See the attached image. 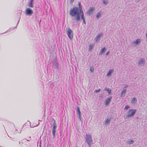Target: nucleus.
<instances>
[{"instance_id": "1", "label": "nucleus", "mask_w": 147, "mask_h": 147, "mask_svg": "<svg viewBox=\"0 0 147 147\" xmlns=\"http://www.w3.org/2000/svg\"><path fill=\"white\" fill-rule=\"evenodd\" d=\"M78 5L79 6L78 8L74 7L70 10V15L72 16L71 20L74 23L80 21V12L83 11L82 6L81 5V3L78 2Z\"/></svg>"}, {"instance_id": "2", "label": "nucleus", "mask_w": 147, "mask_h": 147, "mask_svg": "<svg viewBox=\"0 0 147 147\" xmlns=\"http://www.w3.org/2000/svg\"><path fill=\"white\" fill-rule=\"evenodd\" d=\"M85 142L87 143L89 147H91V145L93 143L92 136L91 135L89 134H86Z\"/></svg>"}, {"instance_id": "3", "label": "nucleus", "mask_w": 147, "mask_h": 147, "mask_svg": "<svg viewBox=\"0 0 147 147\" xmlns=\"http://www.w3.org/2000/svg\"><path fill=\"white\" fill-rule=\"evenodd\" d=\"M136 112V109H132L129 110L127 113V115L126 116V117L127 118H129L130 117L134 116Z\"/></svg>"}, {"instance_id": "4", "label": "nucleus", "mask_w": 147, "mask_h": 147, "mask_svg": "<svg viewBox=\"0 0 147 147\" xmlns=\"http://www.w3.org/2000/svg\"><path fill=\"white\" fill-rule=\"evenodd\" d=\"M67 34L69 39L71 40L73 38V33L72 30L69 28L68 29L67 31Z\"/></svg>"}, {"instance_id": "5", "label": "nucleus", "mask_w": 147, "mask_h": 147, "mask_svg": "<svg viewBox=\"0 0 147 147\" xmlns=\"http://www.w3.org/2000/svg\"><path fill=\"white\" fill-rule=\"evenodd\" d=\"M95 9V7H90L86 12L87 14L89 15H92Z\"/></svg>"}, {"instance_id": "6", "label": "nucleus", "mask_w": 147, "mask_h": 147, "mask_svg": "<svg viewBox=\"0 0 147 147\" xmlns=\"http://www.w3.org/2000/svg\"><path fill=\"white\" fill-rule=\"evenodd\" d=\"M26 15L31 16L33 13L32 10L30 8H27L26 9Z\"/></svg>"}, {"instance_id": "7", "label": "nucleus", "mask_w": 147, "mask_h": 147, "mask_svg": "<svg viewBox=\"0 0 147 147\" xmlns=\"http://www.w3.org/2000/svg\"><path fill=\"white\" fill-rule=\"evenodd\" d=\"M103 35V33L102 32L100 33L97 35L94 38V40L96 42H97L98 41H99L100 37Z\"/></svg>"}, {"instance_id": "8", "label": "nucleus", "mask_w": 147, "mask_h": 147, "mask_svg": "<svg viewBox=\"0 0 147 147\" xmlns=\"http://www.w3.org/2000/svg\"><path fill=\"white\" fill-rule=\"evenodd\" d=\"M77 115H78V116L80 120V121H82L81 119V113L80 111V108L79 107H77Z\"/></svg>"}, {"instance_id": "9", "label": "nucleus", "mask_w": 147, "mask_h": 147, "mask_svg": "<svg viewBox=\"0 0 147 147\" xmlns=\"http://www.w3.org/2000/svg\"><path fill=\"white\" fill-rule=\"evenodd\" d=\"M145 60L144 59H141L139 61L138 65L139 66L142 65L143 64L144 65Z\"/></svg>"}, {"instance_id": "10", "label": "nucleus", "mask_w": 147, "mask_h": 147, "mask_svg": "<svg viewBox=\"0 0 147 147\" xmlns=\"http://www.w3.org/2000/svg\"><path fill=\"white\" fill-rule=\"evenodd\" d=\"M57 127L54 126L52 128V131L51 132L52 133L53 136V138H54L55 136V133L56 132V129Z\"/></svg>"}, {"instance_id": "11", "label": "nucleus", "mask_w": 147, "mask_h": 147, "mask_svg": "<svg viewBox=\"0 0 147 147\" xmlns=\"http://www.w3.org/2000/svg\"><path fill=\"white\" fill-rule=\"evenodd\" d=\"M141 40L140 39H137L135 41L133 42L132 44H134L135 46H137L138 44L140 43Z\"/></svg>"}, {"instance_id": "12", "label": "nucleus", "mask_w": 147, "mask_h": 147, "mask_svg": "<svg viewBox=\"0 0 147 147\" xmlns=\"http://www.w3.org/2000/svg\"><path fill=\"white\" fill-rule=\"evenodd\" d=\"M112 98V97H109L105 101V104L106 105H107L109 104L110 101L111 100Z\"/></svg>"}, {"instance_id": "13", "label": "nucleus", "mask_w": 147, "mask_h": 147, "mask_svg": "<svg viewBox=\"0 0 147 147\" xmlns=\"http://www.w3.org/2000/svg\"><path fill=\"white\" fill-rule=\"evenodd\" d=\"M126 91V89H124L121 92V97L123 98L125 97Z\"/></svg>"}, {"instance_id": "14", "label": "nucleus", "mask_w": 147, "mask_h": 147, "mask_svg": "<svg viewBox=\"0 0 147 147\" xmlns=\"http://www.w3.org/2000/svg\"><path fill=\"white\" fill-rule=\"evenodd\" d=\"M53 65L54 66V67L57 69L58 68V64L57 61H54L53 63Z\"/></svg>"}, {"instance_id": "15", "label": "nucleus", "mask_w": 147, "mask_h": 147, "mask_svg": "<svg viewBox=\"0 0 147 147\" xmlns=\"http://www.w3.org/2000/svg\"><path fill=\"white\" fill-rule=\"evenodd\" d=\"M137 101V99L135 97L133 98H132V100L131 101V103L132 104H134L136 103Z\"/></svg>"}, {"instance_id": "16", "label": "nucleus", "mask_w": 147, "mask_h": 147, "mask_svg": "<svg viewBox=\"0 0 147 147\" xmlns=\"http://www.w3.org/2000/svg\"><path fill=\"white\" fill-rule=\"evenodd\" d=\"M81 17V18L83 20H85V18L84 16V13L83 11L80 12V17Z\"/></svg>"}, {"instance_id": "17", "label": "nucleus", "mask_w": 147, "mask_h": 147, "mask_svg": "<svg viewBox=\"0 0 147 147\" xmlns=\"http://www.w3.org/2000/svg\"><path fill=\"white\" fill-rule=\"evenodd\" d=\"M106 50V49L105 47H104L101 50L100 52L99 53V55H102V54L104 53L105 50Z\"/></svg>"}, {"instance_id": "18", "label": "nucleus", "mask_w": 147, "mask_h": 147, "mask_svg": "<svg viewBox=\"0 0 147 147\" xmlns=\"http://www.w3.org/2000/svg\"><path fill=\"white\" fill-rule=\"evenodd\" d=\"M104 90L107 91L108 92L109 94H110L111 91V90L107 87L105 88Z\"/></svg>"}, {"instance_id": "19", "label": "nucleus", "mask_w": 147, "mask_h": 147, "mask_svg": "<svg viewBox=\"0 0 147 147\" xmlns=\"http://www.w3.org/2000/svg\"><path fill=\"white\" fill-rule=\"evenodd\" d=\"M50 124H52L53 123L56 122V121L53 118L50 119Z\"/></svg>"}, {"instance_id": "20", "label": "nucleus", "mask_w": 147, "mask_h": 147, "mask_svg": "<svg viewBox=\"0 0 147 147\" xmlns=\"http://www.w3.org/2000/svg\"><path fill=\"white\" fill-rule=\"evenodd\" d=\"M113 71V69H110L107 74V76H108L110 75L112 73Z\"/></svg>"}, {"instance_id": "21", "label": "nucleus", "mask_w": 147, "mask_h": 147, "mask_svg": "<svg viewBox=\"0 0 147 147\" xmlns=\"http://www.w3.org/2000/svg\"><path fill=\"white\" fill-rule=\"evenodd\" d=\"M28 6L32 8L33 7V2L29 1L28 4Z\"/></svg>"}, {"instance_id": "22", "label": "nucleus", "mask_w": 147, "mask_h": 147, "mask_svg": "<svg viewBox=\"0 0 147 147\" xmlns=\"http://www.w3.org/2000/svg\"><path fill=\"white\" fill-rule=\"evenodd\" d=\"M103 3L106 5H107L108 3V1L107 0H102Z\"/></svg>"}, {"instance_id": "23", "label": "nucleus", "mask_w": 147, "mask_h": 147, "mask_svg": "<svg viewBox=\"0 0 147 147\" xmlns=\"http://www.w3.org/2000/svg\"><path fill=\"white\" fill-rule=\"evenodd\" d=\"M101 15V13L100 12H98L96 15V18H99L100 16Z\"/></svg>"}, {"instance_id": "24", "label": "nucleus", "mask_w": 147, "mask_h": 147, "mask_svg": "<svg viewBox=\"0 0 147 147\" xmlns=\"http://www.w3.org/2000/svg\"><path fill=\"white\" fill-rule=\"evenodd\" d=\"M90 71L91 72H92L94 70V68L93 66H91L90 68Z\"/></svg>"}, {"instance_id": "25", "label": "nucleus", "mask_w": 147, "mask_h": 147, "mask_svg": "<svg viewBox=\"0 0 147 147\" xmlns=\"http://www.w3.org/2000/svg\"><path fill=\"white\" fill-rule=\"evenodd\" d=\"M110 121V120L107 119L106 121H105V125H107V124L108 123H109V122Z\"/></svg>"}, {"instance_id": "26", "label": "nucleus", "mask_w": 147, "mask_h": 147, "mask_svg": "<svg viewBox=\"0 0 147 147\" xmlns=\"http://www.w3.org/2000/svg\"><path fill=\"white\" fill-rule=\"evenodd\" d=\"M134 142V141L133 140H131L130 141H129L128 144H132Z\"/></svg>"}, {"instance_id": "27", "label": "nucleus", "mask_w": 147, "mask_h": 147, "mask_svg": "<svg viewBox=\"0 0 147 147\" xmlns=\"http://www.w3.org/2000/svg\"><path fill=\"white\" fill-rule=\"evenodd\" d=\"M51 125L52 126H53V127H54V126H55V127H57V124H56V122L53 123L52 124H51Z\"/></svg>"}, {"instance_id": "28", "label": "nucleus", "mask_w": 147, "mask_h": 147, "mask_svg": "<svg viewBox=\"0 0 147 147\" xmlns=\"http://www.w3.org/2000/svg\"><path fill=\"white\" fill-rule=\"evenodd\" d=\"M93 47V46H92V45H90L89 47V50L90 51L92 49Z\"/></svg>"}, {"instance_id": "29", "label": "nucleus", "mask_w": 147, "mask_h": 147, "mask_svg": "<svg viewBox=\"0 0 147 147\" xmlns=\"http://www.w3.org/2000/svg\"><path fill=\"white\" fill-rule=\"evenodd\" d=\"M130 107L128 105L126 106L124 108V109H127L129 108Z\"/></svg>"}, {"instance_id": "30", "label": "nucleus", "mask_w": 147, "mask_h": 147, "mask_svg": "<svg viewBox=\"0 0 147 147\" xmlns=\"http://www.w3.org/2000/svg\"><path fill=\"white\" fill-rule=\"evenodd\" d=\"M100 90H101V89H99L98 90H96L94 91V92H96V93H98V92H100Z\"/></svg>"}, {"instance_id": "31", "label": "nucleus", "mask_w": 147, "mask_h": 147, "mask_svg": "<svg viewBox=\"0 0 147 147\" xmlns=\"http://www.w3.org/2000/svg\"><path fill=\"white\" fill-rule=\"evenodd\" d=\"M74 0H70V3L71 4H72Z\"/></svg>"}, {"instance_id": "32", "label": "nucleus", "mask_w": 147, "mask_h": 147, "mask_svg": "<svg viewBox=\"0 0 147 147\" xmlns=\"http://www.w3.org/2000/svg\"><path fill=\"white\" fill-rule=\"evenodd\" d=\"M109 53H110L109 51H108L107 52V53H106V55H108L109 54Z\"/></svg>"}, {"instance_id": "33", "label": "nucleus", "mask_w": 147, "mask_h": 147, "mask_svg": "<svg viewBox=\"0 0 147 147\" xmlns=\"http://www.w3.org/2000/svg\"><path fill=\"white\" fill-rule=\"evenodd\" d=\"M140 0H135V2L137 3H138L140 1Z\"/></svg>"}, {"instance_id": "34", "label": "nucleus", "mask_w": 147, "mask_h": 147, "mask_svg": "<svg viewBox=\"0 0 147 147\" xmlns=\"http://www.w3.org/2000/svg\"><path fill=\"white\" fill-rule=\"evenodd\" d=\"M83 22L84 23V24H86V22H85V20H83Z\"/></svg>"}, {"instance_id": "35", "label": "nucleus", "mask_w": 147, "mask_h": 147, "mask_svg": "<svg viewBox=\"0 0 147 147\" xmlns=\"http://www.w3.org/2000/svg\"><path fill=\"white\" fill-rule=\"evenodd\" d=\"M20 18H19V20H18V23H17V25L19 23V21H20Z\"/></svg>"}, {"instance_id": "36", "label": "nucleus", "mask_w": 147, "mask_h": 147, "mask_svg": "<svg viewBox=\"0 0 147 147\" xmlns=\"http://www.w3.org/2000/svg\"><path fill=\"white\" fill-rule=\"evenodd\" d=\"M128 86L127 85H126L125 86H124V88H127L128 87Z\"/></svg>"}, {"instance_id": "37", "label": "nucleus", "mask_w": 147, "mask_h": 147, "mask_svg": "<svg viewBox=\"0 0 147 147\" xmlns=\"http://www.w3.org/2000/svg\"><path fill=\"white\" fill-rule=\"evenodd\" d=\"M34 0H30V1L33 2Z\"/></svg>"}, {"instance_id": "38", "label": "nucleus", "mask_w": 147, "mask_h": 147, "mask_svg": "<svg viewBox=\"0 0 147 147\" xmlns=\"http://www.w3.org/2000/svg\"><path fill=\"white\" fill-rule=\"evenodd\" d=\"M146 36L147 38V33L146 34Z\"/></svg>"}, {"instance_id": "39", "label": "nucleus", "mask_w": 147, "mask_h": 147, "mask_svg": "<svg viewBox=\"0 0 147 147\" xmlns=\"http://www.w3.org/2000/svg\"><path fill=\"white\" fill-rule=\"evenodd\" d=\"M25 139V140H27V141H28V140H27L26 139Z\"/></svg>"}, {"instance_id": "40", "label": "nucleus", "mask_w": 147, "mask_h": 147, "mask_svg": "<svg viewBox=\"0 0 147 147\" xmlns=\"http://www.w3.org/2000/svg\"><path fill=\"white\" fill-rule=\"evenodd\" d=\"M21 13L20 14V16L21 15Z\"/></svg>"}, {"instance_id": "41", "label": "nucleus", "mask_w": 147, "mask_h": 147, "mask_svg": "<svg viewBox=\"0 0 147 147\" xmlns=\"http://www.w3.org/2000/svg\"><path fill=\"white\" fill-rule=\"evenodd\" d=\"M8 137H10L9 136H8Z\"/></svg>"}]
</instances>
